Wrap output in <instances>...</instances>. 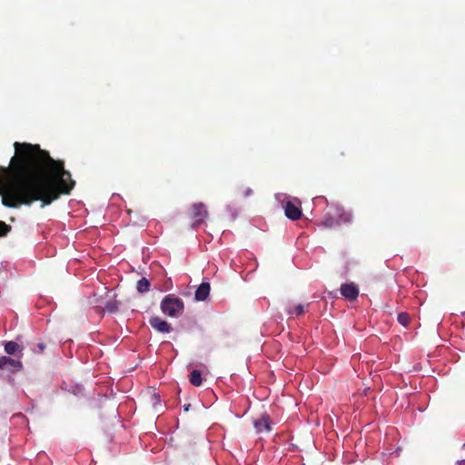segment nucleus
I'll use <instances>...</instances> for the list:
<instances>
[{
    "label": "nucleus",
    "mask_w": 465,
    "mask_h": 465,
    "mask_svg": "<svg viewBox=\"0 0 465 465\" xmlns=\"http://www.w3.org/2000/svg\"><path fill=\"white\" fill-rule=\"evenodd\" d=\"M322 225L326 228H331L336 225H340V222H337V219L330 214H326L324 220L322 222Z\"/></svg>",
    "instance_id": "nucleus-11"
},
{
    "label": "nucleus",
    "mask_w": 465,
    "mask_h": 465,
    "mask_svg": "<svg viewBox=\"0 0 465 465\" xmlns=\"http://www.w3.org/2000/svg\"><path fill=\"white\" fill-rule=\"evenodd\" d=\"M341 293L347 300L354 301L359 296V289L353 282L344 283L341 286Z\"/></svg>",
    "instance_id": "nucleus-4"
},
{
    "label": "nucleus",
    "mask_w": 465,
    "mask_h": 465,
    "mask_svg": "<svg viewBox=\"0 0 465 465\" xmlns=\"http://www.w3.org/2000/svg\"><path fill=\"white\" fill-rule=\"evenodd\" d=\"M21 369L22 362L20 361L6 357L5 370L15 372L20 371Z\"/></svg>",
    "instance_id": "nucleus-9"
},
{
    "label": "nucleus",
    "mask_w": 465,
    "mask_h": 465,
    "mask_svg": "<svg viewBox=\"0 0 465 465\" xmlns=\"http://www.w3.org/2000/svg\"><path fill=\"white\" fill-rule=\"evenodd\" d=\"M303 312H304V305H302V304H299L297 306H294L293 308L288 309V314L290 316L302 315Z\"/></svg>",
    "instance_id": "nucleus-15"
},
{
    "label": "nucleus",
    "mask_w": 465,
    "mask_h": 465,
    "mask_svg": "<svg viewBox=\"0 0 465 465\" xmlns=\"http://www.w3.org/2000/svg\"><path fill=\"white\" fill-rule=\"evenodd\" d=\"M254 427L258 432H269L271 430L269 416L266 414L262 415L261 419L254 421Z\"/></svg>",
    "instance_id": "nucleus-8"
},
{
    "label": "nucleus",
    "mask_w": 465,
    "mask_h": 465,
    "mask_svg": "<svg viewBox=\"0 0 465 465\" xmlns=\"http://www.w3.org/2000/svg\"><path fill=\"white\" fill-rule=\"evenodd\" d=\"M11 231V226L0 221V237L5 236Z\"/></svg>",
    "instance_id": "nucleus-17"
},
{
    "label": "nucleus",
    "mask_w": 465,
    "mask_h": 465,
    "mask_svg": "<svg viewBox=\"0 0 465 465\" xmlns=\"http://www.w3.org/2000/svg\"><path fill=\"white\" fill-rule=\"evenodd\" d=\"M150 282L146 278H142L137 282V291L141 293L146 292L149 291Z\"/></svg>",
    "instance_id": "nucleus-14"
},
{
    "label": "nucleus",
    "mask_w": 465,
    "mask_h": 465,
    "mask_svg": "<svg viewBox=\"0 0 465 465\" xmlns=\"http://www.w3.org/2000/svg\"><path fill=\"white\" fill-rule=\"evenodd\" d=\"M410 315L406 312H401L398 315V322L403 326L408 325V323L410 322Z\"/></svg>",
    "instance_id": "nucleus-16"
},
{
    "label": "nucleus",
    "mask_w": 465,
    "mask_h": 465,
    "mask_svg": "<svg viewBox=\"0 0 465 465\" xmlns=\"http://www.w3.org/2000/svg\"><path fill=\"white\" fill-rule=\"evenodd\" d=\"M14 146L19 162L13 156L8 167L0 166L3 205L17 208L40 200L44 207L74 188L75 183L64 163L52 159L39 145L15 142Z\"/></svg>",
    "instance_id": "nucleus-1"
},
{
    "label": "nucleus",
    "mask_w": 465,
    "mask_h": 465,
    "mask_svg": "<svg viewBox=\"0 0 465 465\" xmlns=\"http://www.w3.org/2000/svg\"><path fill=\"white\" fill-rule=\"evenodd\" d=\"M105 307L110 312H114L116 310L115 305L111 302H108Z\"/></svg>",
    "instance_id": "nucleus-19"
},
{
    "label": "nucleus",
    "mask_w": 465,
    "mask_h": 465,
    "mask_svg": "<svg viewBox=\"0 0 465 465\" xmlns=\"http://www.w3.org/2000/svg\"><path fill=\"white\" fill-rule=\"evenodd\" d=\"M153 399H154V401H154V406H155L156 404H158V403L160 402V397H159V395H158V394L154 393V394H153Z\"/></svg>",
    "instance_id": "nucleus-20"
},
{
    "label": "nucleus",
    "mask_w": 465,
    "mask_h": 465,
    "mask_svg": "<svg viewBox=\"0 0 465 465\" xmlns=\"http://www.w3.org/2000/svg\"><path fill=\"white\" fill-rule=\"evenodd\" d=\"M193 218L195 220L193 226H198L204 222L208 216L206 206L203 203H194L192 206Z\"/></svg>",
    "instance_id": "nucleus-3"
},
{
    "label": "nucleus",
    "mask_w": 465,
    "mask_h": 465,
    "mask_svg": "<svg viewBox=\"0 0 465 465\" xmlns=\"http://www.w3.org/2000/svg\"><path fill=\"white\" fill-rule=\"evenodd\" d=\"M252 193V189L248 188L244 193V196H249Z\"/></svg>",
    "instance_id": "nucleus-21"
},
{
    "label": "nucleus",
    "mask_w": 465,
    "mask_h": 465,
    "mask_svg": "<svg viewBox=\"0 0 465 465\" xmlns=\"http://www.w3.org/2000/svg\"><path fill=\"white\" fill-rule=\"evenodd\" d=\"M281 197H284V195H281V194H277L276 195V199L279 200V201H281Z\"/></svg>",
    "instance_id": "nucleus-23"
},
{
    "label": "nucleus",
    "mask_w": 465,
    "mask_h": 465,
    "mask_svg": "<svg viewBox=\"0 0 465 465\" xmlns=\"http://www.w3.org/2000/svg\"><path fill=\"white\" fill-rule=\"evenodd\" d=\"M184 303L182 299L173 294L166 295L161 302L162 312L169 317L178 318L182 315Z\"/></svg>",
    "instance_id": "nucleus-2"
},
{
    "label": "nucleus",
    "mask_w": 465,
    "mask_h": 465,
    "mask_svg": "<svg viewBox=\"0 0 465 465\" xmlns=\"http://www.w3.org/2000/svg\"><path fill=\"white\" fill-rule=\"evenodd\" d=\"M190 382L194 386H200L202 384V377L200 371L193 370L190 374Z\"/></svg>",
    "instance_id": "nucleus-13"
},
{
    "label": "nucleus",
    "mask_w": 465,
    "mask_h": 465,
    "mask_svg": "<svg viewBox=\"0 0 465 465\" xmlns=\"http://www.w3.org/2000/svg\"><path fill=\"white\" fill-rule=\"evenodd\" d=\"M336 213L338 215L337 222H340V224L351 223V214L350 213H346L344 210L340 208L336 210Z\"/></svg>",
    "instance_id": "nucleus-10"
},
{
    "label": "nucleus",
    "mask_w": 465,
    "mask_h": 465,
    "mask_svg": "<svg viewBox=\"0 0 465 465\" xmlns=\"http://www.w3.org/2000/svg\"><path fill=\"white\" fill-rule=\"evenodd\" d=\"M37 346H38L40 351H44V349L45 348L44 343H39Z\"/></svg>",
    "instance_id": "nucleus-22"
},
{
    "label": "nucleus",
    "mask_w": 465,
    "mask_h": 465,
    "mask_svg": "<svg viewBox=\"0 0 465 465\" xmlns=\"http://www.w3.org/2000/svg\"><path fill=\"white\" fill-rule=\"evenodd\" d=\"M149 322L151 326L159 332L169 333L172 331L171 325L158 316L152 317Z\"/></svg>",
    "instance_id": "nucleus-5"
},
{
    "label": "nucleus",
    "mask_w": 465,
    "mask_h": 465,
    "mask_svg": "<svg viewBox=\"0 0 465 465\" xmlns=\"http://www.w3.org/2000/svg\"><path fill=\"white\" fill-rule=\"evenodd\" d=\"M6 356L0 357V370H5Z\"/></svg>",
    "instance_id": "nucleus-18"
},
{
    "label": "nucleus",
    "mask_w": 465,
    "mask_h": 465,
    "mask_svg": "<svg viewBox=\"0 0 465 465\" xmlns=\"http://www.w3.org/2000/svg\"><path fill=\"white\" fill-rule=\"evenodd\" d=\"M5 351L7 354H15L17 351H20L21 348L19 344L15 341H8L5 345Z\"/></svg>",
    "instance_id": "nucleus-12"
},
{
    "label": "nucleus",
    "mask_w": 465,
    "mask_h": 465,
    "mask_svg": "<svg viewBox=\"0 0 465 465\" xmlns=\"http://www.w3.org/2000/svg\"><path fill=\"white\" fill-rule=\"evenodd\" d=\"M285 215L291 220H298L302 216V211L298 205L288 201L286 204L283 206Z\"/></svg>",
    "instance_id": "nucleus-6"
},
{
    "label": "nucleus",
    "mask_w": 465,
    "mask_h": 465,
    "mask_svg": "<svg viewBox=\"0 0 465 465\" xmlns=\"http://www.w3.org/2000/svg\"><path fill=\"white\" fill-rule=\"evenodd\" d=\"M209 282H203L196 290L194 299L198 302L205 301L210 293Z\"/></svg>",
    "instance_id": "nucleus-7"
},
{
    "label": "nucleus",
    "mask_w": 465,
    "mask_h": 465,
    "mask_svg": "<svg viewBox=\"0 0 465 465\" xmlns=\"http://www.w3.org/2000/svg\"><path fill=\"white\" fill-rule=\"evenodd\" d=\"M189 407H190V404L186 405V406L184 407V410H185V411H188V410H189Z\"/></svg>",
    "instance_id": "nucleus-24"
}]
</instances>
